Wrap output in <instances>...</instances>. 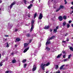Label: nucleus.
<instances>
[{
    "instance_id": "nucleus-32",
    "label": "nucleus",
    "mask_w": 73,
    "mask_h": 73,
    "mask_svg": "<svg viewBox=\"0 0 73 73\" xmlns=\"http://www.w3.org/2000/svg\"><path fill=\"white\" fill-rule=\"evenodd\" d=\"M7 48L9 47V44H8V42H7Z\"/></svg>"
},
{
    "instance_id": "nucleus-24",
    "label": "nucleus",
    "mask_w": 73,
    "mask_h": 73,
    "mask_svg": "<svg viewBox=\"0 0 73 73\" xmlns=\"http://www.w3.org/2000/svg\"><path fill=\"white\" fill-rule=\"evenodd\" d=\"M9 72H10L11 73L12 72L11 70L6 71L5 72V73H9Z\"/></svg>"
},
{
    "instance_id": "nucleus-12",
    "label": "nucleus",
    "mask_w": 73,
    "mask_h": 73,
    "mask_svg": "<svg viewBox=\"0 0 73 73\" xmlns=\"http://www.w3.org/2000/svg\"><path fill=\"white\" fill-rule=\"evenodd\" d=\"M49 28V26L48 25V26H46L44 27V29H48Z\"/></svg>"
},
{
    "instance_id": "nucleus-40",
    "label": "nucleus",
    "mask_w": 73,
    "mask_h": 73,
    "mask_svg": "<svg viewBox=\"0 0 73 73\" xmlns=\"http://www.w3.org/2000/svg\"><path fill=\"white\" fill-rule=\"evenodd\" d=\"M40 46H41V43H40L38 44V48H40Z\"/></svg>"
},
{
    "instance_id": "nucleus-60",
    "label": "nucleus",
    "mask_w": 73,
    "mask_h": 73,
    "mask_svg": "<svg viewBox=\"0 0 73 73\" xmlns=\"http://www.w3.org/2000/svg\"><path fill=\"white\" fill-rule=\"evenodd\" d=\"M71 4H72V5H73V2H71Z\"/></svg>"
},
{
    "instance_id": "nucleus-1",
    "label": "nucleus",
    "mask_w": 73,
    "mask_h": 73,
    "mask_svg": "<svg viewBox=\"0 0 73 73\" xmlns=\"http://www.w3.org/2000/svg\"><path fill=\"white\" fill-rule=\"evenodd\" d=\"M55 37H56V36H53L50 38H48L47 40V42L46 43V45H47L48 44H51L50 41L49 40H52V39H54Z\"/></svg>"
},
{
    "instance_id": "nucleus-49",
    "label": "nucleus",
    "mask_w": 73,
    "mask_h": 73,
    "mask_svg": "<svg viewBox=\"0 0 73 73\" xmlns=\"http://www.w3.org/2000/svg\"><path fill=\"white\" fill-rule=\"evenodd\" d=\"M33 36H35V37H36V34H34L33 35Z\"/></svg>"
},
{
    "instance_id": "nucleus-3",
    "label": "nucleus",
    "mask_w": 73,
    "mask_h": 73,
    "mask_svg": "<svg viewBox=\"0 0 73 73\" xmlns=\"http://www.w3.org/2000/svg\"><path fill=\"white\" fill-rule=\"evenodd\" d=\"M34 23H35V21L34 20H33L31 22V30L30 31V32H32L33 29H34Z\"/></svg>"
},
{
    "instance_id": "nucleus-37",
    "label": "nucleus",
    "mask_w": 73,
    "mask_h": 73,
    "mask_svg": "<svg viewBox=\"0 0 73 73\" xmlns=\"http://www.w3.org/2000/svg\"><path fill=\"white\" fill-rule=\"evenodd\" d=\"M3 40L4 41H7V38L5 39V38H3Z\"/></svg>"
},
{
    "instance_id": "nucleus-51",
    "label": "nucleus",
    "mask_w": 73,
    "mask_h": 73,
    "mask_svg": "<svg viewBox=\"0 0 73 73\" xmlns=\"http://www.w3.org/2000/svg\"><path fill=\"white\" fill-rule=\"evenodd\" d=\"M62 42H64V43H66V41L63 40L62 41Z\"/></svg>"
},
{
    "instance_id": "nucleus-56",
    "label": "nucleus",
    "mask_w": 73,
    "mask_h": 73,
    "mask_svg": "<svg viewBox=\"0 0 73 73\" xmlns=\"http://www.w3.org/2000/svg\"><path fill=\"white\" fill-rule=\"evenodd\" d=\"M66 41H69V39L68 38H67V39H66Z\"/></svg>"
},
{
    "instance_id": "nucleus-8",
    "label": "nucleus",
    "mask_w": 73,
    "mask_h": 73,
    "mask_svg": "<svg viewBox=\"0 0 73 73\" xmlns=\"http://www.w3.org/2000/svg\"><path fill=\"white\" fill-rule=\"evenodd\" d=\"M36 66L35 65H34L33 66V71H35L36 70Z\"/></svg>"
},
{
    "instance_id": "nucleus-36",
    "label": "nucleus",
    "mask_w": 73,
    "mask_h": 73,
    "mask_svg": "<svg viewBox=\"0 0 73 73\" xmlns=\"http://www.w3.org/2000/svg\"><path fill=\"white\" fill-rule=\"evenodd\" d=\"M42 21L41 20H38V24H39L38 23H39V22H42Z\"/></svg>"
},
{
    "instance_id": "nucleus-58",
    "label": "nucleus",
    "mask_w": 73,
    "mask_h": 73,
    "mask_svg": "<svg viewBox=\"0 0 73 73\" xmlns=\"http://www.w3.org/2000/svg\"><path fill=\"white\" fill-rule=\"evenodd\" d=\"M71 9H73V6H72L70 8Z\"/></svg>"
},
{
    "instance_id": "nucleus-29",
    "label": "nucleus",
    "mask_w": 73,
    "mask_h": 73,
    "mask_svg": "<svg viewBox=\"0 0 73 73\" xmlns=\"http://www.w3.org/2000/svg\"><path fill=\"white\" fill-rule=\"evenodd\" d=\"M70 49L71 50H72V51H73V48H72V47H70Z\"/></svg>"
},
{
    "instance_id": "nucleus-4",
    "label": "nucleus",
    "mask_w": 73,
    "mask_h": 73,
    "mask_svg": "<svg viewBox=\"0 0 73 73\" xmlns=\"http://www.w3.org/2000/svg\"><path fill=\"white\" fill-rule=\"evenodd\" d=\"M16 3V2H13V3L10 5V6L8 7V10H9V9H11L12 6L13 5H15V4Z\"/></svg>"
},
{
    "instance_id": "nucleus-33",
    "label": "nucleus",
    "mask_w": 73,
    "mask_h": 73,
    "mask_svg": "<svg viewBox=\"0 0 73 73\" xmlns=\"http://www.w3.org/2000/svg\"><path fill=\"white\" fill-rule=\"evenodd\" d=\"M56 73H60V71L58 70L56 72Z\"/></svg>"
},
{
    "instance_id": "nucleus-48",
    "label": "nucleus",
    "mask_w": 73,
    "mask_h": 73,
    "mask_svg": "<svg viewBox=\"0 0 73 73\" xmlns=\"http://www.w3.org/2000/svg\"><path fill=\"white\" fill-rule=\"evenodd\" d=\"M5 37H9V36L8 35H5Z\"/></svg>"
},
{
    "instance_id": "nucleus-5",
    "label": "nucleus",
    "mask_w": 73,
    "mask_h": 73,
    "mask_svg": "<svg viewBox=\"0 0 73 73\" xmlns=\"http://www.w3.org/2000/svg\"><path fill=\"white\" fill-rule=\"evenodd\" d=\"M42 17H43V15H42V14L40 13L38 19H39V20H41Z\"/></svg>"
},
{
    "instance_id": "nucleus-13",
    "label": "nucleus",
    "mask_w": 73,
    "mask_h": 73,
    "mask_svg": "<svg viewBox=\"0 0 73 73\" xmlns=\"http://www.w3.org/2000/svg\"><path fill=\"white\" fill-rule=\"evenodd\" d=\"M59 8L60 9H62L63 8H64V7L63 5H60Z\"/></svg>"
},
{
    "instance_id": "nucleus-52",
    "label": "nucleus",
    "mask_w": 73,
    "mask_h": 73,
    "mask_svg": "<svg viewBox=\"0 0 73 73\" xmlns=\"http://www.w3.org/2000/svg\"><path fill=\"white\" fill-rule=\"evenodd\" d=\"M71 22H72V21H71V20H70L69 21V24L71 23Z\"/></svg>"
},
{
    "instance_id": "nucleus-30",
    "label": "nucleus",
    "mask_w": 73,
    "mask_h": 73,
    "mask_svg": "<svg viewBox=\"0 0 73 73\" xmlns=\"http://www.w3.org/2000/svg\"><path fill=\"white\" fill-rule=\"evenodd\" d=\"M27 64H24V68H26V66H27Z\"/></svg>"
},
{
    "instance_id": "nucleus-64",
    "label": "nucleus",
    "mask_w": 73,
    "mask_h": 73,
    "mask_svg": "<svg viewBox=\"0 0 73 73\" xmlns=\"http://www.w3.org/2000/svg\"><path fill=\"white\" fill-rule=\"evenodd\" d=\"M48 71H47L46 72V73H48Z\"/></svg>"
},
{
    "instance_id": "nucleus-39",
    "label": "nucleus",
    "mask_w": 73,
    "mask_h": 73,
    "mask_svg": "<svg viewBox=\"0 0 73 73\" xmlns=\"http://www.w3.org/2000/svg\"><path fill=\"white\" fill-rule=\"evenodd\" d=\"M70 57H71V55H69L68 56V59H70Z\"/></svg>"
},
{
    "instance_id": "nucleus-23",
    "label": "nucleus",
    "mask_w": 73,
    "mask_h": 73,
    "mask_svg": "<svg viewBox=\"0 0 73 73\" xmlns=\"http://www.w3.org/2000/svg\"><path fill=\"white\" fill-rule=\"evenodd\" d=\"M16 41H19L20 40V38H16Z\"/></svg>"
},
{
    "instance_id": "nucleus-27",
    "label": "nucleus",
    "mask_w": 73,
    "mask_h": 73,
    "mask_svg": "<svg viewBox=\"0 0 73 73\" xmlns=\"http://www.w3.org/2000/svg\"><path fill=\"white\" fill-rule=\"evenodd\" d=\"M36 16H37V13H36L34 15V18L35 19V17H36Z\"/></svg>"
},
{
    "instance_id": "nucleus-35",
    "label": "nucleus",
    "mask_w": 73,
    "mask_h": 73,
    "mask_svg": "<svg viewBox=\"0 0 73 73\" xmlns=\"http://www.w3.org/2000/svg\"><path fill=\"white\" fill-rule=\"evenodd\" d=\"M67 28H69V27H70V25H69V24H68L67 25Z\"/></svg>"
},
{
    "instance_id": "nucleus-41",
    "label": "nucleus",
    "mask_w": 73,
    "mask_h": 73,
    "mask_svg": "<svg viewBox=\"0 0 73 73\" xmlns=\"http://www.w3.org/2000/svg\"><path fill=\"white\" fill-rule=\"evenodd\" d=\"M28 17H30L31 16V15L29 14H28Z\"/></svg>"
},
{
    "instance_id": "nucleus-18",
    "label": "nucleus",
    "mask_w": 73,
    "mask_h": 73,
    "mask_svg": "<svg viewBox=\"0 0 73 73\" xmlns=\"http://www.w3.org/2000/svg\"><path fill=\"white\" fill-rule=\"evenodd\" d=\"M53 32L54 33H56L57 32V30L55 29H54Z\"/></svg>"
},
{
    "instance_id": "nucleus-19",
    "label": "nucleus",
    "mask_w": 73,
    "mask_h": 73,
    "mask_svg": "<svg viewBox=\"0 0 73 73\" xmlns=\"http://www.w3.org/2000/svg\"><path fill=\"white\" fill-rule=\"evenodd\" d=\"M45 49H46V50H48V51L50 50V48L48 47H47Z\"/></svg>"
},
{
    "instance_id": "nucleus-10",
    "label": "nucleus",
    "mask_w": 73,
    "mask_h": 73,
    "mask_svg": "<svg viewBox=\"0 0 73 73\" xmlns=\"http://www.w3.org/2000/svg\"><path fill=\"white\" fill-rule=\"evenodd\" d=\"M28 45V44L27 43H25L24 44V48H26V47Z\"/></svg>"
},
{
    "instance_id": "nucleus-34",
    "label": "nucleus",
    "mask_w": 73,
    "mask_h": 73,
    "mask_svg": "<svg viewBox=\"0 0 73 73\" xmlns=\"http://www.w3.org/2000/svg\"><path fill=\"white\" fill-rule=\"evenodd\" d=\"M24 3L25 4H26V3H27V1L26 0H23Z\"/></svg>"
},
{
    "instance_id": "nucleus-45",
    "label": "nucleus",
    "mask_w": 73,
    "mask_h": 73,
    "mask_svg": "<svg viewBox=\"0 0 73 73\" xmlns=\"http://www.w3.org/2000/svg\"><path fill=\"white\" fill-rule=\"evenodd\" d=\"M34 1V0H32V1H31V3H33Z\"/></svg>"
},
{
    "instance_id": "nucleus-21",
    "label": "nucleus",
    "mask_w": 73,
    "mask_h": 73,
    "mask_svg": "<svg viewBox=\"0 0 73 73\" xmlns=\"http://www.w3.org/2000/svg\"><path fill=\"white\" fill-rule=\"evenodd\" d=\"M16 62V60H15V59L14 60H13L12 61V62L13 64H14V63H15V62Z\"/></svg>"
},
{
    "instance_id": "nucleus-38",
    "label": "nucleus",
    "mask_w": 73,
    "mask_h": 73,
    "mask_svg": "<svg viewBox=\"0 0 73 73\" xmlns=\"http://www.w3.org/2000/svg\"><path fill=\"white\" fill-rule=\"evenodd\" d=\"M64 2H65V4H66L68 3L66 0H64Z\"/></svg>"
},
{
    "instance_id": "nucleus-6",
    "label": "nucleus",
    "mask_w": 73,
    "mask_h": 73,
    "mask_svg": "<svg viewBox=\"0 0 73 73\" xmlns=\"http://www.w3.org/2000/svg\"><path fill=\"white\" fill-rule=\"evenodd\" d=\"M58 19H59V21H62V20H63V18H62V16H60L58 17Z\"/></svg>"
},
{
    "instance_id": "nucleus-9",
    "label": "nucleus",
    "mask_w": 73,
    "mask_h": 73,
    "mask_svg": "<svg viewBox=\"0 0 73 73\" xmlns=\"http://www.w3.org/2000/svg\"><path fill=\"white\" fill-rule=\"evenodd\" d=\"M12 24H11L10 25H9V23L8 24V29H11V28L12 27Z\"/></svg>"
},
{
    "instance_id": "nucleus-31",
    "label": "nucleus",
    "mask_w": 73,
    "mask_h": 73,
    "mask_svg": "<svg viewBox=\"0 0 73 73\" xmlns=\"http://www.w3.org/2000/svg\"><path fill=\"white\" fill-rule=\"evenodd\" d=\"M3 62H1L0 63V66H3Z\"/></svg>"
},
{
    "instance_id": "nucleus-62",
    "label": "nucleus",
    "mask_w": 73,
    "mask_h": 73,
    "mask_svg": "<svg viewBox=\"0 0 73 73\" xmlns=\"http://www.w3.org/2000/svg\"><path fill=\"white\" fill-rule=\"evenodd\" d=\"M2 3V1H1L0 0V3Z\"/></svg>"
},
{
    "instance_id": "nucleus-61",
    "label": "nucleus",
    "mask_w": 73,
    "mask_h": 73,
    "mask_svg": "<svg viewBox=\"0 0 73 73\" xmlns=\"http://www.w3.org/2000/svg\"><path fill=\"white\" fill-rule=\"evenodd\" d=\"M17 45H15V47H17Z\"/></svg>"
},
{
    "instance_id": "nucleus-43",
    "label": "nucleus",
    "mask_w": 73,
    "mask_h": 73,
    "mask_svg": "<svg viewBox=\"0 0 73 73\" xmlns=\"http://www.w3.org/2000/svg\"><path fill=\"white\" fill-rule=\"evenodd\" d=\"M63 58H65V57H66L65 56V55H64L63 56Z\"/></svg>"
},
{
    "instance_id": "nucleus-47",
    "label": "nucleus",
    "mask_w": 73,
    "mask_h": 73,
    "mask_svg": "<svg viewBox=\"0 0 73 73\" xmlns=\"http://www.w3.org/2000/svg\"><path fill=\"white\" fill-rule=\"evenodd\" d=\"M73 13V11H71V12H70V15H72V13Z\"/></svg>"
},
{
    "instance_id": "nucleus-44",
    "label": "nucleus",
    "mask_w": 73,
    "mask_h": 73,
    "mask_svg": "<svg viewBox=\"0 0 73 73\" xmlns=\"http://www.w3.org/2000/svg\"><path fill=\"white\" fill-rule=\"evenodd\" d=\"M49 4H50V1H48V5H49Z\"/></svg>"
},
{
    "instance_id": "nucleus-42",
    "label": "nucleus",
    "mask_w": 73,
    "mask_h": 73,
    "mask_svg": "<svg viewBox=\"0 0 73 73\" xmlns=\"http://www.w3.org/2000/svg\"><path fill=\"white\" fill-rule=\"evenodd\" d=\"M67 35H68V33H66L65 34L64 36H66Z\"/></svg>"
},
{
    "instance_id": "nucleus-46",
    "label": "nucleus",
    "mask_w": 73,
    "mask_h": 73,
    "mask_svg": "<svg viewBox=\"0 0 73 73\" xmlns=\"http://www.w3.org/2000/svg\"><path fill=\"white\" fill-rule=\"evenodd\" d=\"M56 29V30H57V29H58V27L57 26L56 27V29Z\"/></svg>"
},
{
    "instance_id": "nucleus-7",
    "label": "nucleus",
    "mask_w": 73,
    "mask_h": 73,
    "mask_svg": "<svg viewBox=\"0 0 73 73\" xmlns=\"http://www.w3.org/2000/svg\"><path fill=\"white\" fill-rule=\"evenodd\" d=\"M65 66V65H62L60 67V70H61L62 69V70H65V68H63L64 66Z\"/></svg>"
},
{
    "instance_id": "nucleus-59",
    "label": "nucleus",
    "mask_w": 73,
    "mask_h": 73,
    "mask_svg": "<svg viewBox=\"0 0 73 73\" xmlns=\"http://www.w3.org/2000/svg\"><path fill=\"white\" fill-rule=\"evenodd\" d=\"M50 32H52V29H50Z\"/></svg>"
},
{
    "instance_id": "nucleus-2",
    "label": "nucleus",
    "mask_w": 73,
    "mask_h": 73,
    "mask_svg": "<svg viewBox=\"0 0 73 73\" xmlns=\"http://www.w3.org/2000/svg\"><path fill=\"white\" fill-rule=\"evenodd\" d=\"M49 65H50V63H49V62H48L46 64L42 63L41 64L40 66V67H41L42 69L43 70H45L44 67L45 66H49Z\"/></svg>"
},
{
    "instance_id": "nucleus-22",
    "label": "nucleus",
    "mask_w": 73,
    "mask_h": 73,
    "mask_svg": "<svg viewBox=\"0 0 73 73\" xmlns=\"http://www.w3.org/2000/svg\"><path fill=\"white\" fill-rule=\"evenodd\" d=\"M60 9H61L59 7V8L58 9H57L56 10V12H58L59 11H60Z\"/></svg>"
},
{
    "instance_id": "nucleus-25",
    "label": "nucleus",
    "mask_w": 73,
    "mask_h": 73,
    "mask_svg": "<svg viewBox=\"0 0 73 73\" xmlns=\"http://www.w3.org/2000/svg\"><path fill=\"white\" fill-rule=\"evenodd\" d=\"M69 61V59H68V58H67V59H64V62H65L66 61Z\"/></svg>"
},
{
    "instance_id": "nucleus-14",
    "label": "nucleus",
    "mask_w": 73,
    "mask_h": 73,
    "mask_svg": "<svg viewBox=\"0 0 73 73\" xmlns=\"http://www.w3.org/2000/svg\"><path fill=\"white\" fill-rule=\"evenodd\" d=\"M32 4H31L27 8L28 9H30V8H31V7H32Z\"/></svg>"
},
{
    "instance_id": "nucleus-26",
    "label": "nucleus",
    "mask_w": 73,
    "mask_h": 73,
    "mask_svg": "<svg viewBox=\"0 0 73 73\" xmlns=\"http://www.w3.org/2000/svg\"><path fill=\"white\" fill-rule=\"evenodd\" d=\"M63 19L64 20H66V17L65 16H64Z\"/></svg>"
},
{
    "instance_id": "nucleus-55",
    "label": "nucleus",
    "mask_w": 73,
    "mask_h": 73,
    "mask_svg": "<svg viewBox=\"0 0 73 73\" xmlns=\"http://www.w3.org/2000/svg\"><path fill=\"white\" fill-rule=\"evenodd\" d=\"M17 31H18V29H16L15 30V32H17Z\"/></svg>"
},
{
    "instance_id": "nucleus-50",
    "label": "nucleus",
    "mask_w": 73,
    "mask_h": 73,
    "mask_svg": "<svg viewBox=\"0 0 73 73\" xmlns=\"http://www.w3.org/2000/svg\"><path fill=\"white\" fill-rule=\"evenodd\" d=\"M62 53H63V54H65V51H63Z\"/></svg>"
},
{
    "instance_id": "nucleus-17",
    "label": "nucleus",
    "mask_w": 73,
    "mask_h": 73,
    "mask_svg": "<svg viewBox=\"0 0 73 73\" xmlns=\"http://www.w3.org/2000/svg\"><path fill=\"white\" fill-rule=\"evenodd\" d=\"M66 22L64 21L63 23V26L64 27V26H65V25H66Z\"/></svg>"
},
{
    "instance_id": "nucleus-11",
    "label": "nucleus",
    "mask_w": 73,
    "mask_h": 73,
    "mask_svg": "<svg viewBox=\"0 0 73 73\" xmlns=\"http://www.w3.org/2000/svg\"><path fill=\"white\" fill-rule=\"evenodd\" d=\"M29 47L27 48L25 50L23 51V53H25V52H27V50L29 49Z\"/></svg>"
},
{
    "instance_id": "nucleus-53",
    "label": "nucleus",
    "mask_w": 73,
    "mask_h": 73,
    "mask_svg": "<svg viewBox=\"0 0 73 73\" xmlns=\"http://www.w3.org/2000/svg\"><path fill=\"white\" fill-rule=\"evenodd\" d=\"M31 42H32V40H30L29 41V42L30 43H31Z\"/></svg>"
},
{
    "instance_id": "nucleus-63",
    "label": "nucleus",
    "mask_w": 73,
    "mask_h": 73,
    "mask_svg": "<svg viewBox=\"0 0 73 73\" xmlns=\"http://www.w3.org/2000/svg\"><path fill=\"white\" fill-rule=\"evenodd\" d=\"M11 54V55H13V53H12Z\"/></svg>"
},
{
    "instance_id": "nucleus-16",
    "label": "nucleus",
    "mask_w": 73,
    "mask_h": 73,
    "mask_svg": "<svg viewBox=\"0 0 73 73\" xmlns=\"http://www.w3.org/2000/svg\"><path fill=\"white\" fill-rule=\"evenodd\" d=\"M26 36H27V37H29L31 36V35L29 34H27L26 35Z\"/></svg>"
},
{
    "instance_id": "nucleus-54",
    "label": "nucleus",
    "mask_w": 73,
    "mask_h": 73,
    "mask_svg": "<svg viewBox=\"0 0 73 73\" xmlns=\"http://www.w3.org/2000/svg\"><path fill=\"white\" fill-rule=\"evenodd\" d=\"M1 62H2L3 63V62H5V60H3Z\"/></svg>"
},
{
    "instance_id": "nucleus-57",
    "label": "nucleus",
    "mask_w": 73,
    "mask_h": 73,
    "mask_svg": "<svg viewBox=\"0 0 73 73\" xmlns=\"http://www.w3.org/2000/svg\"><path fill=\"white\" fill-rule=\"evenodd\" d=\"M53 7H54V8H56V6H55V5H54Z\"/></svg>"
},
{
    "instance_id": "nucleus-28",
    "label": "nucleus",
    "mask_w": 73,
    "mask_h": 73,
    "mask_svg": "<svg viewBox=\"0 0 73 73\" xmlns=\"http://www.w3.org/2000/svg\"><path fill=\"white\" fill-rule=\"evenodd\" d=\"M26 61H27V60L26 59H24L22 61V62L24 63V62H25Z\"/></svg>"
},
{
    "instance_id": "nucleus-15",
    "label": "nucleus",
    "mask_w": 73,
    "mask_h": 73,
    "mask_svg": "<svg viewBox=\"0 0 73 73\" xmlns=\"http://www.w3.org/2000/svg\"><path fill=\"white\" fill-rule=\"evenodd\" d=\"M62 55V54H59L57 56V58H60V56H61Z\"/></svg>"
},
{
    "instance_id": "nucleus-20",
    "label": "nucleus",
    "mask_w": 73,
    "mask_h": 73,
    "mask_svg": "<svg viewBox=\"0 0 73 73\" xmlns=\"http://www.w3.org/2000/svg\"><path fill=\"white\" fill-rule=\"evenodd\" d=\"M55 68L56 70L58 68V65H56V67Z\"/></svg>"
}]
</instances>
